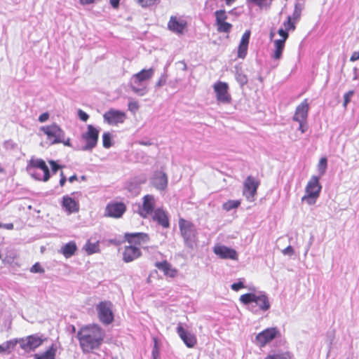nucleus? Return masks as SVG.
Masks as SVG:
<instances>
[{
  "mask_svg": "<svg viewBox=\"0 0 359 359\" xmlns=\"http://www.w3.org/2000/svg\"><path fill=\"white\" fill-rule=\"evenodd\" d=\"M215 21L217 25V31L219 33L229 34L233 25L227 22V15L225 10H217L215 12Z\"/></svg>",
  "mask_w": 359,
  "mask_h": 359,
  "instance_id": "nucleus-16",
  "label": "nucleus"
},
{
  "mask_svg": "<svg viewBox=\"0 0 359 359\" xmlns=\"http://www.w3.org/2000/svg\"><path fill=\"white\" fill-rule=\"evenodd\" d=\"M62 205L69 214L77 212L79 210V203L69 196L62 197Z\"/></svg>",
  "mask_w": 359,
  "mask_h": 359,
  "instance_id": "nucleus-27",
  "label": "nucleus"
},
{
  "mask_svg": "<svg viewBox=\"0 0 359 359\" xmlns=\"http://www.w3.org/2000/svg\"><path fill=\"white\" fill-rule=\"evenodd\" d=\"M179 229L185 245L193 248L198 242V231L194 224L181 217L179 219Z\"/></svg>",
  "mask_w": 359,
  "mask_h": 359,
  "instance_id": "nucleus-3",
  "label": "nucleus"
},
{
  "mask_svg": "<svg viewBox=\"0 0 359 359\" xmlns=\"http://www.w3.org/2000/svg\"><path fill=\"white\" fill-rule=\"evenodd\" d=\"M155 266L161 271L164 276L166 277L173 278H175L178 274V270L175 268H173L172 264L167 260L156 262Z\"/></svg>",
  "mask_w": 359,
  "mask_h": 359,
  "instance_id": "nucleus-23",
  "label": "nucleus"
},
{
  "mask_svg": "<svg viewBox=\"0 0 359 359\" xmlns=\"http://www.w3.org/2000/svg\"><path fill=\"white\" fill-rule=\"evenodd\" d=\"M131 88H132V90L137 94H140L141 92V90L136 88L135 86H132Z\"/></svg>",
  "mask_w": 359,
  "mask_h": 359,
  "instance_id": "nucleus-58",
  "label": "nucleus"
},
{
  "mask_svg": "<svg viewBox=\"0 0 359 359\" xmlns=\"http://www.w3.org/2000/svg\"><path fill=\"white\" fill-rule=\"evenodd\" d=\"M236 0H224L226 5L231 6L233 3H234Z\"/></svg>",
  "mask_w": 359,
  "mask_h": 359,
  "instance_id": "nucleus-59",
  "label": "nucleus"
},
{
  "mask_svg": "<svg viewBox=\"0 0 359 359\" xmlns=\"http://www.w3.org/2000/svg\"><path fill=\"white\" fill-rule=\"evenodd\" d=\"M240 301L245 305L255 303L259 310L262 311H268L271 306L269 299L264 294L246 293L240 297Z\"/></svg>",
  "mask_w": 359,
  "mask_h": 359,
  "instance_id": "nucleus-6",
  "label": "nucleus"
},
{
  "mask_svg": "<svg viewBox=\"0 0 359 359\" xmlns=\"http://www.w3.org/2000/svg\"><path fill=\"white\" fill-rule=\"evenodd\" d=\"M300 17H301V10L296 8L292 13V16L291 17L292 20H293L296 22L297 21H298L299 20Z\"/></svg>",
  "mask_w": 359,
  "mask_h": 359,
  "instance_id": "nucleus-46",
  "label": "nucleus"
},
{
  "mask_svg": "<svg viewBox=\"0 0 359 359\" xmlns=\"http://www.w3.org/2000/svg\"><path fill=\"white\" fill-rule=\"evenodd\" d=\"M77 338L83 352L90 353L100 348L104 338V332L97 324L88 325L79 330Z\"/></svg>",
  "mask_w": 359,
  "mask_h": 359,
  "instance_id": "nucleus-1",
  "label": "nucleus"
},
{
  "mask_svg": "<svg viewBox=\"0 0 359 359\" xmlns=\"http://www.w3.org/2000/svg\"><path fill=\"white\" fill-rule=\"evenodd\" d=\"M128 109L131 111H135L139 109V104L136 101H130L128 103Z\"/></svg>",
  "mask_w": 359,
  "mask_h": 359,
  "instance_id": "nucleus-48",
  "label": "nucleus"
},
{
  "mask_svg": "<svg viewBox=\"0 0 359 359\" xmlns=\"http://www.w3.org/2000/svg\"><path fill=\"white\" fill-rule=\"evenodd\" d=\"M252 311L253 313H255L257 312V309H254V306H252Z\"/></svg>",
  "mask_w": 359,
  "mask_h": 359,
  "instance_id": "nucleus-62",
  "label": "nucleus"
},
{
  "mask_svg": "<svg viewBox=\"0 0 359 359\" xmlns=\"http://www.w3.org/2000/svg\"><path fill=\"white\" fill-rule=\"evenodd\" d=\"M154 346L152 350V356L154 359H158L159 358V349L157 345V340L154 339Z\"/></svg>",
  "mask_w": 359,
  "mask_h": 359,
  "instance_id": "nucleus-43",
  "label": "nucleus"
},
{
  "mask_svg": "<svg viewBox=\"0 0 359 359\" xmlns=\"http://www.w3.org/2000/svg\"><path fill=\"white\" fill-rule=\"evenodd\" d=\"M284 253H285L286 252H293V250L291 246H288L287 248H286L285 250H284Z\"/></svg>",
  "mask_w": 359,
  "mask_h": 359,
  "instance_id": "nucleus-60",
  "label": "nucleus"
},
{
  "mask_svg": "<svg viewBox=\"0 0 359 359\" xmlns=\"http://www.w3.org/2000/svg\"><path fill=\"white\" fill-rule=\"evenodd\" d=\"M100 131L93 125L87 126V131L82 134V139L85 142L83 150L90 151L95 148L97 144Z\"/></svg>",
  "mask_w": 359,
  "mask_h": 359,
  "instance_id": "nucleus-12",
  "label": "nucleus"
},
{
  "mask_svg": "<svg viewBox=\"0 0 359 359\" xmlns=\"http://www.w3.org/2000/svg\"><path fill=\"white\" fill-rule=\"evenodd\" d=\"M69 182L70 183H73L74 181H76L78 180V177H77V175L76 174L72 175L69 179H68Z\"/></svg>",
  "mask_w": 359,
  "mask_h": 359,
  "instance_id": "nucleus-57",
  "label": "nucleus"
},
{
  "mask_svg": "<svg viewBox=\"0 0 359 359\" xmlns=\"http://www.w3.org/2000/svg\"><path fill=\"white\" fill-rule=\"evenodd\" d=\"M214 253L221 259L238 260L237 252L225 245L216 244L213 248Z\"/></svg>",
  "mask_w": 359,
  "mask_h": 359,
  "instance_id": "nucleus-18",
  "label": "nucleus"
},
{
  "mask_svg": "<svg viewBox=\"0 0 359 359\" xmlns=\"http://www.w3.org/2000/svg\"><path fill=\"white\" fill-rule=\"evenodd\" d=\"M18 343V340H10L4 342L2 344L4 348V353L7 354L11 353L14 350Z\"/></svg>",
  "mask_w": 359,
  "mask_h": 359,
  "instance_id": "nucleus-33",
  "label": "nucleus"
},
{
  "mask_svg": "<svg viewBox=\"0 0 359 359\" xmlns=\"http://www.w3.org/2000/svg\"><path fill=\"white\" fill-rule=\"evenodd\" d=\"M278 334V331L276 327L267 328L257 335L256 341L261 347H264L276 338Z\"/></svg>",
  "mask_w": 359,
  "mask_h": 359,
  "instance_id": "nucleus-19",
  "label": "nucleus"
},
{
  "mask_svg": "<svg viewBox=\"0 0 359 359\" xmlns=\"http://www.w3.org/2000/svg\"><path fill=\"white\" fill-rule=\"evenodd\" d=\"M124 239L128 245L124 247L123 260L128 263L142 256L141 248L149 242V237L145 233H126Z\"/></svg>",
  "mask_w": 359,
  "mask_h": 359,
  "instance_id": "nucleus-2",
  "label": "nucleus"
},
{
  "mask_svg": "<svg viewBox=\"0 0 359 359\" xmlns=\"http://www.w3.org/2000/svg\"><path fill=\"white\" fill-rule=\"evenodd\" d=\"M231 289L234 291H238L239 290L244 288L245 285L243 282L239 281L238 283H234L231 286Z\"/></svg>",
  "mask_w": 359,
  "mask_h": 359,
  "instance_id": "nucleus-47",
  "label": "nucleus"
},
{
  "mask_svg": "<svg viewBox=\"0 0 359 359\" xmlns=\"http://www.w3.org/2000/svg\"><path fill=\"white\" fill-rule=\"evenodd\" d=\"M60 186L63 187L67 182V177L63 171H61L60 173Z\"/></svg>",
  "mask_w": 359,
  "mask_h": 359,
  "instance_id": "nucleus-51",
  "label": "nucleus"
},
{
  "mask_svg": "<svg viewBox=\"0 0 359 359\" xmlns=\"http://www.w3.org/2000/svg\"><path fill=\"white\" fill-rule=\"evenodd\" d=\"M250 37V30L245 31L241 37V41H240L239 46H238V57L243 58V59L245 57V56L247 55V52H248Z\"/></svg>",
  "mask_w": 359,
  "mask_h": 359,
  "instance_id": "nucleus-26",
  "label": "nucleus"
},
{
  "mask_svg": "<svg viewBox=\"0 0 359 359\" xmlns=\"http://www.w3.org/2000/svg\"><path fill=\"white\" fill-rule=\"evenodd\" d=\"M327 167V158L325 157L321 158L318 164V170L320 175H323L325 173Z\"/></svg>",
  "mask_w": 359,
  "mask_h": 359,
  "instance_id": "nucleus-35",
  "label": "nucleus"
},
{
  "mask_svg": "<svg viewBox=\"0 0 359 359\" xmlns=\"http://www.w3.org/2000/svg\"><path fill=\"white\" fill-rule=\"evenodd\" d=\"M187 21L178 19L176 16H171L168 23V29L178 34H182L187 27Z\"/></svg>",
  "mask_w": 359,
  "mask_h": 359,
  "instance_id": "nucleus-24",
  "label": "nucleus"
},
{
  "mask_svg": "<svg viewBox=\"0 0 359 359\" xmlns=\"http://www.w3.org/2000/svg\"><path fill=\"white\" fill-rule=\"evenodd\" d=\"M259 184L260 182L254 177L251 175L247 177L243 183V194L247 201L250 202L255 201Z\"/></svg>",
  "mask_w": 359,
  "mask_h": 359,
  "instance_id": "nucleus-11",
  "label": "nucleus"
},
{
  "mask_svg": "<svg viewBox=\"0 0 359 359\" xmlns=\"http://www.w3.org/2000/svg\"><path fill=\"white\" fill-rule=\"evenodd\" d=\"M39 169L43 172V174H39L36 172H34L32 176L37 180L43 181L46 182L49 180L50 177V170L46 165V162L41 158H32L27 165V170H36Z\"/></svg>",
  "mask_w": 359,
  "mask_h": 359,
  "instance_id": "nucleus-8",
  "label": "nucleus"
},
{
  "mask_svg": "<svg viewBox=\"0 0 359 359\" xmlns=\"http://www.w3.org/2000/svg\"><path fill=\"white\" fill-rule=\"evenodd\" d=\"M154 75V69L149 68L144 69L133 76L134 84L140 86L142 82L149 80Z\"/></svg>",
  "mask_w": 359,
  "mask_h": 359,
  "instance_id": "nucleus-25",
  "label": "nucleus"
},
{
  "mask_svg": "<svg viewBox=\"0 0 359 359\" xmlns=\"http://www.w3.org/2000/svg\"><path fill=\"white\" fill-rule=\"evenodd\" d=\"M49 164L50 165V167H51V171L53 174L56 173L57 171L62 168V166L59 164H57L55 161H49Z\"/></svg>",
  "mask_w": 359,
  "mask_h": 359,
  "instance_id": "nucleus-44",
  "label": "nucleus"
},
{
  "mask_svg": "<svg viewBox=\"0 0 359 359\" xmlns=\"http://www.w3.org/2000/svg\"><path fill=\"white\" fill-rule=\"evenodd\" d=\"M236 79L242 86L248 83V78L246 75L243 74H238Z\"/></svg>",
  "mask_w": 359,
  "mask_h": 359,
  "instance_id": "nucleus-45",
  "label": "nucleus"
},
{
  "mask_svg": "<svg viewBox=\"0 0 359 359\" xmlns=\"http://www.w3.org/2000/svg\"><path fill=\"white\" fill-rule=\"evenodd\" d=\"M60 143H62L64 145L67 146V147L72 146L71 140L69 137L67 140H65V137H62V142H60Z\"/></svg>",
  "mask_w": 359,
  "mask_h": 359,
  "instance_id": "nucleus-55",
  "label": "nucleus"
},
{
  "mask_svg": "<svg viewBox=\"0 0 359 359\" xmlns=\"http://www.w3.org/2000/svg\"><path fill=\"white\" fill-rule=\"evenodd\" d=\"M265 359H294L292 355L289 352L278 353L274 355H270Z\"/></svg>",
  "mask_w": 359,
  "mask_h": 359,
  "instance_id": "nucleus-34",
  "label": "nucleus"
},
{
  "mask_svg": "<svg viewBox=\"0 0 359 359\" xmlns=\"http://www.w3.org/2000/svg\"><path fill=\"white\" fill-rule=\"evenodd\" d=\"M57 347L52 344L48 349L41 353H36L34 355V359H55Z\"/></svg>",
  "mask_w": 359,
  "mask_h": 359,
  "instance_id": "nucleus-28",
  "label": "nucleus"
},
{
  "mask_svg": "<svg viewBox=\"0 0 359 359\" xmlns=\"http://www.w3.org/2000/svg\"><path fill=\"white\" fill-rule=\"evenodd\" d=\"M126 210V205L123 202H110L106 206L104 215L108 217L121 218Z\"/></svg>",
  "mask_w": 359,
  "mask_h": 359,
  "instance_id": "nucleus-15",
  "label": "nucleus"
},
{
  "mask_svg": "<svg viewBox=\"0 0 359 359\" xmlns=\"http://www.w3.org/2000/svg\"><path fill=\"white\" fill-rule=\"evenodd\" d=\"M44 269L41 266V265L39 263V262H36L35 263L31 268H30V272L32 273H44Z\"/></svg>",
  "mask_w": 359,
  "mask_h": 359,
  "instance_id": "nucleus-41",
  "label": "nucleus"
},
{
  "mask_svg": "<svg viewBox=\"0 0 359 359\" xmlns=\"http://www.w3.org/2000/svg\"><path fill=\"white\" fill-rule=\"evenodd\" d=\"M43 339L36 334L29 335L18 340L20 348L26 352H30L40 346Z\"/></svg>",
  "mask_w": 359,
  "mask_h": 359,
  "instance_id": "nucleus-13",
  "label": "nucleus"
},
{
  "mask_svg": "<svg viewBox=\"0 0 359 359\" xmlns=\"http://www.w3.org/2000/svg\"><path fill=\"white\" fill-rule=\"evenodd\" d=\"M156 198L154 195L147 194L142 198V204L139 205L137 213L143 219H147L155 211Z\"/></svg>",
  "mask_w": 359,
  "mask_h": 359,
  "instance_id": "nucleus-10",
  "label": "nucleus"
},
{
  "mask_svg": "<svg viewBox=\"0 0 359 359\" xmlns=\"http://www.w3.org/2000/svg\"><path fill=\"white\" fill-rule=\"evenodd\" d=\"M241 205V201L238 200H229L222 205V208L226 211H230L232 209L238 208Z\"/></svg>",
  "mask_w": 359,
  "mask_h": 359,
  "instance_id": "nucleus-32",
  "label": "nucleus"
},
{
  "mask_svg": "<svg viewBox=\"0 0 359 359\" xmlns=\"http://www.w3.org/2000/svg\"><path fill=\"white\" fill-rule=\"evenodd\" d=\"M39 131L46 137L50 145L60 144L65 136V131L55 123L40 127Z\"/></svg>",
  "mask_w": 359,
  "mask_h": 359,
  "instance_id": "nucleus-5",
  "label": "nucleus"
},
{
  "mask_svg": "<svg viewBox=\"0 0 359 359\" xmlns=\"http://www.w3.org/2000/svg\"><path fill=\"white\" fill-rule=\"evenodd\" d=\"M321 189L319 177L312 176L305 187V194L302 198V201L306 202L309 205H314L320 196Z\"/></svg>",
  "mask_w": 359,
  "mask_h": 359,
  "instance_id": "nucleus-4",
  "label": "nucleus"
},
{
  "mask_svg": "<svg viewBox=\"0 0 359 359\" xmlns=\"http://www.w3.org/2000/svg\"><path fill=\"white\" fill-rule=\"evenodd\" d=\"M49 118V114L48 112H44L41 114L39 117V121L41 123H44L48 121Z\"/></svg>",
  "mask_w": 359,
  "mask_h": 359,
  "instance_id": "nucleus-50",
  "label": "nucleus"
},
{
  "mask_svg": "<svg viewBox=\"0 0 359 359\" xmlns=\"http://www.w3.org/2000/svg\"><path fill=\"white\" fill-rule=\"evenodd\" d=\"M285 29L287 32L290 30L294 31L296 29L295 22L292 20L291 16H288L287 21L283 23Z\"/></svg>",
  "mask_w": 359,
  "mask_h": 359,
  "instance_id": "nucleus-39",
  "label": "nucleus"
},
{
  "mask_svg": "<svg viewBox=\"0 0 359 359\" xmlns=\"http://www.w3.org/2000/svg\"><path fill=\"white\" fill-rule=\"evenodd\" d=\"M109 2L114 8H118L120 0H109Z\"/></svg>",
  "mask_w": 359,
  "mask_h": 359,
  "instance_id": "nucleus-54",
  "label": "nucleus"
},
{
  "mask_svg": "<svg viewBox=\"0 0 359 359\" xmlns=\"http://www.w3.org/2000/svg\"><path fill=\"white\" fill-rule=\"evenodd\" d=\"M273 36H274V34H273V32H271V34H270V38H271V39H273Z\"/></svg>",
  "mask_w": 359,
  "mask_h": 359,
  "instance_id": "nucleus-63",
  "label": "nucleus"
},
{
  "mask_svg": "<svg viewBox=\"0 0 359 359\" xmlns=\"http://www.w3.org/2000/svg\"><path fill=\"white\" fill-rule=\"evenodd\" d=\"M152 186L158 190H165L168 187V180L165 172L163 171L154 172L151 178Z\"/></svg>",
  "mask_w": 359,
  "mask_h": 359,
  "instance_id": "nucleus-21",
  "label": "nucleus"
},
{
  "mask_svg": "<svg viewBox=\"0 0 359 359\" xmlns=\"http://www.w3.org/2000/svg\"><path fill=\"white\" fill-rule=\"evenodd\" d=\"M278 33L280 36L281 39H277L276 41H283V43H285L286 40L289 37L288 32L286 29L280 28L278 29Z\"/></svg>",
  "mask_w": 359,
  "mask_h": 359,
  "instance_id": "nucleus-40",
  "label": "nucleus"
},
{
  "mask_svg": "<svg viewBox=\"0 0 359 359\" xmlns=\"http://www.w3.org/2000/svg\"><path fill=\"white\" fill-rule=\"evenodd\" d=\"M0 228H4L8 230H12L14 228V225L13 223H8V224H2L1 223H0Z\"/></svg>",
  "mask_w": 359,
  "mask_h": 359,
  "instance_id": "nucleus-52",
  "label": "nucleus"
},
{
  "mask_svg": "<svg viewBox=\"0 0 359 359\" xmlns=\"http://www.w3.org/2000/svg\"><path fill=\"white\" fill-rule=\"evenodd\" d=\"M177 332L180 339L188 348H194L197 344V339L195 334L187 331L182 325L179 324L177 327Z\"/></svg>",
  "mask_w": 359,
  "mask_h": 359,
  "instance_id": "nucleus-20",
  "label": "nucleus"
},
{
  "mask_svg": "<svg viewBox=\"0 0 359 359\" xmlns=\"http://www.w3.org/2000/svg\"><path fill=\"white\" fill-rule=\"evenodd\" d=\"M309 111V104L307 99L302 101L296 108L293 116V121L299 123V130L305 133L307 130V118Z\"/></svg>",
  "mask_w": 359,
  "mask_h": 359,
  "instance_id": "nucleus-9",
  "label": "nucleus"
},
{
  "mask_svg": "<svg viewBox=\"0 0 359 359\" xmlns=\"http://www.w3.org/2000/svg\"><path fill=\"white\" fill-rule=\"evenodd\" d=\"M85 250L88 255H92L100 252L99 242L95 243L87 242L85 247Z\"/></svg>",
  "mask_w": 359,
  "mask_h": 359,
  "instance_id": "nucleus-31",
  "label": "nucleus"
},
{
  "mask_svg": "<svg viewBox=\"0 0 359 359\" xmlns=\"http://www.w3.org/2000/svg\"><path fill=\"white\" fill-rule=\"evenodd\" d=\"M359 60V52H353L350 57V61L355 62Z\"/></svg>",
  "mask_w": 359,
  "mask_h": 359,
  "instance_id": "nucleus-53",
  "label": "nucleus"
},
{
  "mask_svg": "<svg viewBox=\"0 0 359 359\" xmlns=\"http://www.w3.org/2000/svg\"><path fill=\"white\" fill-rule=\"evenodd\" d=\"M274 50L272 54V58L278 60L281 58L285 48V43L280 41H274Z\"/></svg>",
  "mask_w": 359,
  "mask_h": 359,
  "instance_id": "nucleus-30",
  "label": "nucleus"
},
{
  "mask_svg": "<svg viewBox=\"0 0 359 359\" xmlns=\"http://www.w3.org/2000/svg\"><path fill=\"white\" fill-rule=\"evenodd\" d=\"M153 221L156 222L158 225L164 229L170 226V220L168 212L162 208L155 210L151 215Z\"/></svg>",
  "mask_w": 359,
  "mask_h": 359,
  "instance_id": "nucleus-22",
  "label": "nucleus"
},
{
  "mask_svg": "<svg viewBox=\"0 0 359 359\" xmlns=\"http://www.w3.org/2000/svg\"><path fill=\"white\" fill-rule=\"evenodd\" d=\"M99 320L104 325H109L114 320L113 304L110 301H102L96 305Z\"/></svg>",
  "mask_w": 359,
  "mask_h": 359,
  "instance_id": "nucleus-7",
  "label": "nucleus"
},
{
  "mask_svg": "<svg viewBox=\"0 0 359 359\" xmlns=\"http://www.w3.org/2000/svg\"><path fill=\"white\" fill-rule=\"evenodd\" d=\"M354 91L349 90L344 95V107H346L347 104L350 102L351 97L353 95Z\"/></svg>",
  "mask_w": 359,
  "mask_h": 359,
  "instance_id": "nucleus-42",
  "label": "nucleus"
},
{
  "mask_svg": "<svg viewBox=\"0 0 359 359\" xmlns=\"http://www.w3.org/2000/svg\"><path fill=\"white\" fill-rule=\"evenodd\" d=\"M103 118L109 125L117 126L118 124L123 123L125 121L126 114L123 111L111 109L104 114Z\"/></svg>",
  "mask_w": 359,
  "mask_h": 359,
  "instance_id": "nucleus-17",
  "label": "nucleus"
},
{
  "mask_svg": "<svg viewBox=\"0 0 359 359\" xmlns=\"http://www.w3.org/2000/svg\"><path fill=\"white\" fill-rule=\"evenodd\" d=\"M97 0H79L80 4H82V5H87V4H93Z\"/></svg>",
  "mask_w": 359,
  "mask_h": 359,
  "instance_id": "nucleus-56",
  "label": "nucleus"
},
{
  "mask_svg": "<svg viewBox=\"0 0 359 359\" xmlns=\"http://www.w3.org/2000/svg\"><path fill=\"white\" fill-rule=\"evenodd\" d=\"M78 116L79 118L84 122H86L89 118V116L82 109H79Z\"/></svg>",
  "mask_w": 359,
  "mask_h": 359,
  "instance_id": "nucleus-49",
  "label": "nucleus"
},
{
  "mask_svg": "<svg viewBox=\"0 0 359 359\" xmlns=\"http://www.w3.org/2000/svg\"><path fill=\"white\" fill-rule=\"evenodd\" d=\"M216 94V99L219 102L228 104L231 101V96L229 93V85L226 82L217 81L213 85Z\"/></svg>",
  "mask_w": 359,
  "mask_h": 359,
  "instance_id": "nucleus-14",
  "label": "nucleus"
},
{
  "mask_svg": "<svg viewBox=\"0 0 359 359\" xmlns=\"http://www.w3.org/2000/svg\"><path fill=\"white\" fill-rule=\"evenodd\" d=\"M158 86H161V82H158L157 84H156Z\"/></svg>",
  "mask_w": 359,
  "mask_h": 359,
  "instance_id": "nucleus-64",
  "label": "nucleus"
},
{
  "mask_svg": "<svg viewBox=\"0 0 359 359\" xmlns=\"http://www.w3.org/2000/svg\"><path fill=\"white\" fill-rule=\"evenodd\" d=\"M142 8H149L157 4L158 0H135Z\"/></svg>",
  "mask_w": 359,
  "mask_h": 359,
  "instance_id": "nucleus-37",
  "label": "nucleus"
},
{
  "mask_svg": "<svg viewBox=\"0 0 359 359\" xmlns=\"http://www.w3.org/2000/svg\"><path fill=\"white\" fill-rule=\"evenodd\" d=\"M77 250V246L74 241H70L66 243L61 248V252L66 258H69L74 255Z\"/></svg>",
  "mask_w": 359,
  "mask_h": 359,
  "instance_id": "nucleus-29",
  "label": "nucleus"
},
{
  "mask_svg": "<svg viewBox=\"0 0 359 359\" xmlns=\"http://www.w3.org/2000/svg\"><path fill=\"white\" fill-rule=\"evenodd\" d=\"M0 353H4V348H3V345L0 344Z\"/></svg>",
  "mask_w": 359,
  "mask_h": 359,
  "instance_id": "nucleus-61",
  "label": "nucleus"
},
{
  "mask_svg": "<svg viewBox=\"0 0 359 359\" xmlns=\"http://www.w3.org/2000/svg\"><path fill=\"white\" fill-rule=\"evenodd\" d=\"M102 144L104 148H109L112 145L111 136L108 132L104 133L102 135Z\"/></svg>",
  "mask_w": 359,
  "mask_h": 359,
  "instance_id": "nucleus-38",
  "label": "nucleus"
},
{
  "mask_svg": "<svg viewBox=\"0 0 359 359\" xmlns=\"http://www.w3.org/2000/svg\"><path fill=\"white\" fill-rule=\"evenodd\" d=\"M250 2L259 6L260 8H267L272 4L273 0H248Z\"/></svg>",
  "mask_w": 359,
  "mask_h": 359,
  "instance_id": "nucleus-36",
  "label": "nucleus"
}]
</instances>
